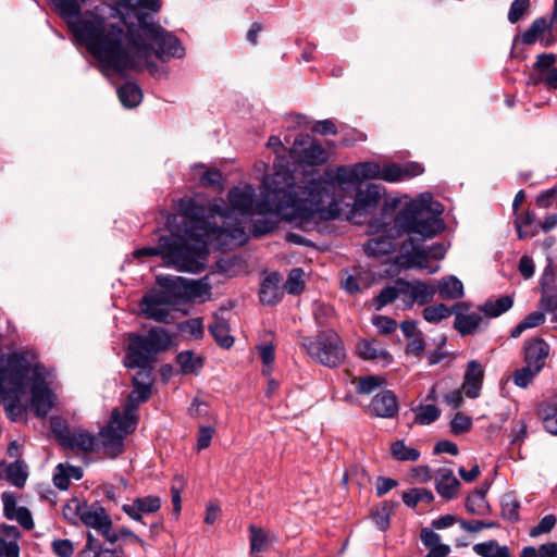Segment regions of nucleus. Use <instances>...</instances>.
<instances>
[{"mask_svg": "<svg viewBox=\"0 0 557 557\" xmlns=\"http://www.w3.org/2000/svg\"><path fill=\"white\" fill-rule=\"evenodd\" d=\"M5 478L16 487H23L27 480V467L24 461L16 460L4 469Z\"/></svg>", "mask_w": 557, "mask_h": 557, "instance_id": "e433bc0d", "label": "nucleus"}, {"mask_svg": "<svg viewBox=\"0 0 557 557\" xmlns=\"http://www.w3.org/2000/svg\"><path fill=\"white\" fill-rule=\"evenodd\" d=\"M530 0H513L508 12V21L511 24L517 23L529 10Z\"/></svg>", "mask_w": 557, "mask_h": 557, "instance_id": "bf43d9fd", "label": "nucleus"}, {"mask_svg": "<svg viewBox=\"0 0 557 557\" xmlns=\"http://www.w3.org/2000/svg\"><path fill=\"white\" fill-rule=\"evenodd\" d=\"M151 394L150 388L141 387V385L133 384V389L127 396L124 413L125 429H135L137 424L136 411L141 403H145Z\"/></svg>", "mask_w": 557, "mask_h": 557, "instance_id": "6ab92c4d", "label": "nucleus"}, {"mask_svg": "<svg viewBox=\"0 0 557 557\" xmlns=\"http://www.w3.org/2000/svg\"><path fill=\"white\" fill-rule=\"evenodd\" d=\"M304 271L299 268L293 269L284 284V289L292 295L299 294L305 286L302 281Z\"/></svg>", "mask_w": 557, "mask_h": 557, "instance_id": "49530a36", "label": "nucleus"}, {"mask_svg": "<svg viewBox=\"0 0 557 557\" xmlns=\"http://www.w3.org/2000/svg\"><path fill=\"white\" fill-rule=\"evenodd\" d=\"M161 508V499L159 496L149 495L145 497H137L129 504L122 506L123 512H125L132 520L144 522V516L157 512Z\"/></svg>", "mask_w": 557, "mask_h": 557, "instance_id": "dca6fc26", "label": "nucleus"}, {"mask_svg": "<svg viewBox=\"0 0 557 557\" xmlns=\"http://www.w3.org/2000/svg\"><path fill=\"white\" fill-rule=\"evenodd\" d=\"M140 311L147 318L157 322H168L170 317V300L165 293L151 290L140 301Z\"/></svg>", "mask_w": 557, "mask_h": 557, "instance_id": "4468645a", "label": "nucleus"}, {"mask_svg": "<svg viewBox=\"0 0 557 557\" xmlns=\"http://www.w3.org/2000/svg\"><path fill=\"white\" fill-rule=\"evenodd\" d=\"M111 5H96L107 25L119 30L115 42L102 54L86 49L100 63L121 73L125 70H141L146 65L150 74L157 75L158 66L150 62L154 54L160 61L181 59L185 49L177 37L165 30L153 20L162 7L160 0H110Z\"/></svg>", "mask_w": 557, "mask_h": 557, "instance_id": "f03ea898", "label": "nucleus"}, {"mask_svg": "<svg viewBox=\"0 0 557 557\" xmlns=\"http://www.w3.org/2000/svg\"><path fill=\"white\" fill-rule=\"evenodd\" d=\"M472 428V420L462 412H457L450 422V431L455 435L468 432Z\"/></svg>", "mask_w": 557, "mask_h": 557, "instance_id": "13d9d810", "label": "nucleus"}, {"mask_svg": "<svg viewBox=\"0 0 557 557\" xmlns=\"http://www.w3.org/2000/svg\"><path fill=\"white\" fill-rule=\"evenodd\" d=\"M51 547L58 557H71L74 553L73 543L66 539L54 540Z\"/></svg>", "mask_w": 557, "mask_h": 557, "instance_id": "69168bd1", "label": "nucleus"}, {"mask_svg": "<svg viewBox=\"0 0 557 557\" xmlns=\"http://www.w3.org/2000/svg\"><path fill=\"white\" fill-rule=\"evenodd\" d=\"M460 482L454 475L453 470L441 468L436 471L435 487L440 496L450 500L454 499L459 491Z\"/></svg>", "mask_w": 557, "mask_h": 557, "instance_id": "5701e85b", "label": "nucleus"}, {"mask_svg": "<svg viewBox=\"0 0 557 557\" xmlns=\"http://www.w3.org/2000/svg\"><path fill=\"white\" fill-rule=\"evenodd\" d=\"M57 437L64 448L85 454L91 453L98 441L95 435L85 430H70L67 428L60 430Z\"/></svg>", "mask_w": 557, "mask_h": 557, "instance_id": "2eb2a0df", "label": "nucleus"}, {"mask_svg": "<svg viewBox=\"0 0 557 557\" xmlns=\"http://www.w3.org/2000/svg\"><path fill=\"white\" fill-rule=\"evenodd\" d=\"M117 96L124 107L134 108L143 99L141 89L134 83H126L117 88Z\"/></svg>", "mask_w": 557, "mask_h": 557, "instance_id": "473e14b6", "label": "nucleus"}, {"mask_svg": "<svg viewBox=\"0 0 557 557\" xmlns=\"http://www.w3.org/2000/svg\"><path fill=\"white\" fill-rule=\"evenodd\" d=\"M282 276L273 272L264 277L261 283L259 298L263 305H275L283 296V292L280 288Z\"/></svg>", "mask_w": 557, "mask_h": 557, "instance_id": "bb28decb", "label": "nucleus"}, {"mask_svg": "<svg viewBox=\"0 0 557 557\" xmlns=\"http://www.w3.org/2000/svg\"><path fill=\"white\" fill-rule=\"evenodd\" d=\"M401 300L405 308H411L414 302L426 305L433 300L436 294V287L422 281H405L400 282Z\"/></svg>", "mask_w": 557, "mask_h": 557, "instance_id": "ddd939ff", "label": "nucleus"}, {"mask_svg": "<svg viewBox=\"0 0 557 557\" xmlns=\"http://www.w3.org/2000/svg\"><path fill=\"white\" fill-rule=\"evenodd\" d=\"M549 28L548 20L546 17H539L522 34L521 40L524 45H533Z\"/></svg>", "mask_w": 557, "mask_h": 557, "instance_id": "58836bf2", "label": "nucleus"}, {"mask_svg": "<svg viewBox=\"0 0 557 557\" xmlns=\"http://www.w3.org/2000/svg\"><path fill=\"white\" fill-rule=\"evenodd\" d=\"M187 278L182 276H158L157 282L162 288L160 293H165L170 305H175L178 300H185Z\"/></svg>", "mask_w": 557, "mask_h": 557, "instance_id": "393cba45", "label": "nucleus"}, {"mask_svg": "<svg viewBox=\"0 0 557 557\" xmlns=\"http://www.w3.org/2000/svg\"><path fill=\"white\" fill-rule=\"evenodd\" d=\"M431 197L421 195L409 202L395 216V231L397 235L407 234L399 249L398 262L407 268L426 270L435 273L438 265L430 267L429 259L441 260L445 257L446 248L443 244L423 246V242L437 235L444 227L431 207Z\"/></svg>", "mask_w": 557, "mask_h": 557, "instance_id": "39448f33", "label": "nucleus"}, {"mask_svg": "<svg viewBox=\"0 0 557 557\" xmlns=\"http://www.w3.org/2000/svg\"><path fill=\"white\" fill-rule=\"evenodd\" d=\"M298 191L295 189V176L287 166L274 164V172L263 180V190L255 201V189L250 185L234 187L228 191L231 209L213 205L209 213L203 210L206 224V248L209 244L219 250H227L244 245L248 240L246 218L250 214L272 213L305 231L313 228L319 219L336 216V207L321 209L322 197L332 191L333 185L318 173H308L301 180Z\"/></svg>", "mask_w": 557, "mask_h": 557, "instance_id": "f257e3e1", "label": "nucleus"}, {"mask_svg": "<svg viewBox=\"0 0 557 557\" xmlns=\"http://www.w3.org/2000/svg\"><path fill=\"white\" fill-rule=\"evenodd\" d=\"M313 315L317 324L320 327H324L333 315V308L324 304H318L314 307Z\"/></svg>", "mask_w": 557, "mask_h": 557, "instance_id": "0e129e2a", "label": "nucleus"}, {"mask_svg": "<svg viewBox=\"0 0 557 557\" xmlns=\"http://www.w3.org/2000/svg\"><path fill=\"white\" fill-rule=\"evenodd\" d=\"M128 339L124 364L128 369H138L132 384L151 389L152 363L156 362L159 352L170 348L172 336L165 329L153 326L146 335L129 334Z\"/></svg>", "mask_w": 557, "mask_h": 557, "instance_id": "0eeeda50", "label": "nucleus"}, {"mask_svg": "<svg viewBox=\"0 0 557 557\" xmlns=\"http://www.w3.org/2000/svg\"><path fill=\"white\" fill-rule=\"evenodd\" d=\"M81 523L91 528L104 542L115 544L119 534L112 529V520L106 509L99 503L86 504L83 506Z\"/></svg>", "mask_w": 557, "mask_h": 557, "instance_id": "9d476101", "label": "nucleus"}, {"mask_svg": "<svg viewBox=\"0 0 557 557\" xmlns=\"http://www.w3.org/2000/svg\"><path fill=\"white\" fill-rule=\"evenodd\" d=\"M180 329L194 338H200L203 335V324L200 318L187 320L181 324Z\"/></svg>", "mask_w": 557, "mask_h": 557, "instance_id": "052dcab7", "label": "nucleus"}, {"mask_svg": "<svg viewBox=\"0 0 557 557\" xmlns=\"http://www.w3.org/2000/svg\"><path fill=\"white\" fill-rule=\"evenodd\" d=\"M502 517L510 522H516L519 520V508L520 503L513 494H506L502 502Z\"/></svg>", "mask_w": 557, "mask_h": 557, "instance_id": "37998d69", "label": "nucleus"}, {"mask_svg": "<svg viewBox=\"0 0 557 557\" xmlns=\"http://www.w3.org/2000/svg\"><path fill=\"white\" fill-rule=\"evenodd\" d=\"M134 430L135 429H125V414L122 416L120 410L115 408L112 411L109 424L101 429L99 441L107 453L116 456L123 450L124 437Z\"/></svg>", "mask_w": 557, "mask_h": 557, "instance_id": "9b49d317", "label": "nucleus"}, {"mask_svg": "<svg viewBox=\"0 0 557 557\" xmlns=\"http://www.w3.org/2000/svg\"><path fill=\"white\" fill-rule=\"evenodd\" d=\"M372 414L381 418H392L398 412L396 396L391 391L376 394L369 406Z\"/></svg>", "mask_w": 557, "mask_h": 557, "instance_id": "4be33fe9", "label": "nucleus"}, {"mask_svg": "<svg viewBox=\"0 0 557 557\" xmlns=\"http://www.w3.org/2000/svg\"><path fill=\"white\" fill-rule=\"evenodd\" d=\"M250 550L252 554L265 550L268 536L261 528L249 527Z\"/></svg>", "mask_w": 557, "mask_h": 557, "instance_id": "5fc2aeb1", "label": "nucleus"}, {"mask_svg": "<svg viewBox=\"0 0 557 557\" xmlns=\"http://www.w3.org/2000/svg\"><path fill=\"white\" fill-rule=\"evenodd\" d=\"M392 235H379L364 244V251L371 257H381L395 250V237H399L395 231V224L391 228Z\"/></svg>", "mask_w": 557, "mask_h": 557, "instance_id": "a878e982", "label": "nucleus"}, {"mask_svg": "<svg viewBox=\"0 0 557 557\" xmlns=\"http://www.w3.org/2000/svg\"><path fill=\"white\" fill-rule=\"evenodd\" d=\"M403 500L408 507H416L419 503H432L434 495L430 490L416 487L404 492Z\"/></svg>", "mask_w": 557, "mask_h": 557, "instance_id": "ea45409f", "label": "nucleus"}, {"mask_svg": "<svg viewBox=\"0 0 557 557\" xmlns=\"http://www.w3.org/2000/svg\"><path fill=\"white\" fill-rule=\"evenodd\" d=\"M537 416L544 429L557 436V393L543 399L537 406Z\"/></svg>", "mask_w": 557, "mask_h": 557, "instance_id": "b1692460", "label": "nucleus"}, {"mask_svg": "<svg viewBox=\"0 0 557 557\" xmlns=\"http://www.w3.org/2000/svg\"><path fill=\"white\" fill-rule=\"evenodd\" d=\"M513 305V299L509 295L502 296L496 300H487L481 307V311L490 318H496L508 311Z\"/></svg>", "mask_w": 557, "mask_h": 557, "instance_id": "72a5a7b5", "label": "nucleus"}, {"mask_svg": "<svg viewBox=\"0 0 557 557\" xmlns=\"http://www.w3.org/2000/svg\"><path fill=\"white\" fill-rule=\"evenodd\" d=\"M357 176L359 183L362 180H379L381 165L375 162L356 163Z\"/></svg>", "mask_w": 557, "mask_h": 557, "instance_id": "09e8293b", "label": "nucleus"}, {"mask_svg": "<svg viewBox=\"0 0 557 557\" xmlns=\"http://www.w3.org/2000/svg\"><path fill=\"white\" fill-rule=\"evenodd\" d=\"M540 371L525 363V367L515 372L513 382L519 387H527Z\"/></svg>", "mask_w": 557, "mask_h": 557, "instance_id": "4d7b16f0", "label": "nucleus"}, {"mask_svg": "<svg viewBox=\"0 0 557 557\" xmlns=\"http://www.w3.org/2000/svg\"><path fill=\"white\" fill-rule=\"evenodd\" d=\"M176 362L183 374L197 373L203 366L200 357L195 356L190 350H185L176 356Z\"/></svg>", "mask_w": 557, "mask_h": 557, "instance_id": "c9c22d12", "label": "nucleus"}, {"mask_svg": "<svg viewBox=\"0 0 557 557\" xmlns=\"http://www.w3.org/2000/svg\"><path fill=\"white\" fill-rule=\"evenodd\" d=\"M557 519L554 515H546L541 519L539 524L530 531L531 537H536L541 534L550 532L556 525Z\"/></svg>", "mask_w": 557, "mask_h": 557, "instance_id": "e2e57ef3", "label": "nucleus"}, {"mask_svg": "<svg viewBox=\"0 0 557 557\" xmlns=\"http://www.w3.org/2000/svg\"><path fill=\"white\" fill-rule=\"evenodd\" d=\"M545 322V313L541 310L529 313L511 331L510 337L518 338L524 331L540 326Z\"/></svg>", "mask_w": 557, "mask_h": 557, "instance_id": "4c0bfd02", "label": "nucleus"}, {"mask_svg": "<svg viewBox=\"0 0 557 557\" xmlns=\"http://www.w3.org/2000/svg\"><path fill=\"white\" fill-rule=\"evenodd\" d=\"M176 209L183 218L184 235L172 233L160 236L158 247H143L133 255L137 259L161 256L166 264L178 271L198 273L203 269L208 256L203 210L191 198H181Z\"/></svg>", "mask_w": 557, "mask_h": 557, "instance_id": "20e7f679", "label": "nucleus"}, {"mask_svg": "<svg viewBox=\"0 0 557 557\" xmlns=\"http://www.w3.org/2000/svg\"><path fill=\"white\" fill-rule=\"evenodd\" d=\"M383 187L377 184H370L366 189L359 188L352 202L351 213L367 214L374 209L383 195Z\"/></svg>", "mask_w": 557, "mask_h": 557, "instance_id": "f3484780", "label": "nucleus"}, {"mask_svg": "<svg viewBox=\"0 0 557 557\" xmlns=\"http://www.w3.org/2000/svg\"><path fill=\"white\" fill-rule=\"evenodd\" d=\"M466 509L472 515L483 516L490 512L491 507L487 500L483 499L482 496H474L471 494L466 499Z\"/></svg>", "mask_w": 557, "mask_h": 557, "instance_id": "603ef678", "label": "nucleus"}, {"mask_svg": "<svg viewBox=\"0 0 557 557\" xmlns=\"http://www.w3.org/2000/svg\"><path fill=\"white\" fill-rule=\"evenodd\" d=\"M530 79L534 85L543 84L548 89H557V66H553L544 75L530 76Z\"/></svg>", "mask_w": 557, "mask_h": 557, "instance_id": "680f3d73", "label": "nucleus"}, {"mask_svg": "<svg viewBox=\"0 0 557 557\" xmlns=\"http://www.w3.org/2000/svg\"><path fill=\"white\" fill-rule=\"evenodd\" d=\"M436 292L443 299H458L463 295V285L456 276H446L438 282Z\"/></svg>", "mask_w": 557, "mask_h": 557, "instance_id": "2f4dec72", "label": "nucleus"}, {"mask_svg": "<svg viewBox=\"0 0 557 557\" xmlns=\"http://www.w3.org/2000/svg\"><path fill=\"white\" fill-rule=\"evenodd\" d=\"M75 39L92 52L102 54L115 42L119 30L106 24L99 9L82 11L81 3L88 0H51Z\"/></svg>", "mask_w": 557, "mask_h": 557, "instance_id": "423d86ee", "label": "nucleus"}, {"mask_svg": "<svg viewBox=\"0 0 557 557\" xmlns=\"http://www.w3.org/2000/svg\"><path fill=\"white\" fill-rule=\"evenodd\" d=\"M210 294V286L202 280H189L186 281L185 300L196 301L202 299L205 296Z\"/></svg>", "mask_w": 557, "mask_h": 557, "instance_id": "79ce46f5", "label": "nucleus"}, {"mask_svg": "<svg viewBox=\"0 0 557 557\" xmlns=\"http://www.w3.org/2000/svg\"><path fill=\"white\" fill-rule=\"evenodd\" d=\"M424 169L421 164L417 162H408L404 165H398L396 163L385 164L380 168V177L379 180L385 182H399L407 178H411L423 173Z\"/></svg>", "mask_w": 557, "mask_h": 557, "instance_id": "a211bd4d", "label": "nucleus"}, {"mask_svg": "<svg viewBox=\"0 0 557 557\" xmlns=\"http://www.w3.org/2000/svg\"><path fill=\"white\" fill-rule=\"evenodd\" d=\"M86 504L76 498L71 499L63 507L64 518L73 524L79 523L83 516V506H86Z\"/></svg>", "mask_w": 557, "mask_h": 557, "instance_id": "a18cd8bd", "label": "nucleus"}, {"mask_svg": "<svg viewBox=\"0 0 557 557\" xmlns=\"http://www.w3.org/2000/svg\"><path fill=\"white\" fill-rule=\"evenodd\" d=\"M0 557H20V547L17 542L7 540L0 534Z\"/></svg>", "mask_w": 557, "mask_h": 557, "instance_id": "774afa93", "label": "nucleus"}, {"mask_svg": "<svg viewBox=\"0 0 557 557\" xmlns=\"http://www.w3.org/2000/svg\"><path fill=\"white\" fill-rule=\"evenodd\" d=\"M308 173H318L319 175H321L325 180H329L332 183V185H333L332 191H330L327 195L322 197L321 201L319 202V206L321 207V209H327V208H331L333 205H335V207H336L335 209H336L337 213H336V216L331 218V220H335V219L339 218L342 209L339 207V201L334 197L335 191H336V183H338L339 185L359 184L356 165L355 164L352 166L341 165V166L336 168L335 176H333L331 172L326 171L324 173H321L320 171L313 170V169L308 170V171H302L300 174L293 173V175L295 176V189L297 191L299 190L298 186L301 185V183H300L301 180ZM319 221H322V220L319 219L317 221V223L313 225V227L319 223ZM326 221H330V219H327Z\"/></svg>", "mask_w": 557, "mask_h": 557, "instance_id": "1a4fd4ad", "label": "nucleus"}, {"mask_svg": "<svg viewBox=\"0 0 557 557\" xmlns=\"http://www.w3.org/2000/svg\"><path fill=\"white\" fill-rule=\"evenodd\" d=\"M556 275H557V268H555L552 263H548L540 278V286L541 292H554L557 289L556 285Z\"/></svg>", "mask_w": 557, "mask_h": 557, "instance_id": "6e6d98bb", "label": "nucleus"}, {"mask_svg": "<svg viewBox=\"0 0 557 557\" xmlns=\"http://www.w3.org/2000/svg\"><path fill=\"white\" fill-rule=\"evenodd\" d=\"M29 385L30 406L37 417L44 418L53 407L54 394L46 383L44 367L33 351H14L0 358V403L12 421L24 412L21 405Z\"/></svg>", "mask_w": 557, "mask_h": 557, "instance_id": "7ed1b4c3", "label": "nucleus"}, {"mask_svg": "<svg viewBox=\"0 0 557 557\" xmlns=\"http://www.w3.org/2000/svg\"><path fill=\"white\" fill-rule=\"evenodd\" d=\"M524 362L535 370H542L549 354L548 344L541 337L532 338L524 343Z\"/></svg>", "mask_w": 557, "mask_h": 557, "instance_id": "412c9836", "label": "nucleus"}, {"mask_svg": "<svg viewBox=\"0 0 557 557\" xmlns=\"http://www.w3.org/2000/svg\"><path fill=\"white\" fill-rule=\"evenodd\" d=\"M534 221H535L534 214L529 212V211L516 215L515 227H516V231L518 233V238L519 239H523V238H525L528 236H534L535 235V232L529 233V232L524 231V227L533 224Z\"/></svg>", "mask_w": 557, "mask_h": 557, "instance_id": "864d4df0", "label": "nucleus"}, {"mask_svg": "<svg viewBox=\"0 0 557 557\" xmlns=\"http://www.w3.org/2000/svg\"><path fill=\"white\" fill-rule=\"evenodd\" d=\"M209 331L221 347L230 348L233 345L234 338L230 334L228 323L218 313L214 314L213 322L209 325Z\"/></svg>", "mask_w": 557, "mask_h": 557, "instance_id": "c85d7f7f", "label": "nucleus"}, {"mask_svg": "<svg viewBox=\"0 0 557 557\" xmlns=\"http://www.w3.org/2000/svg\"><path fill=\"white\" fill-rule=\"evenodd\" d=\"M392 456L398 461H416L420 457L418 449L406 446L404 441H396L391 446Z\"/></svg>", "mask_w": 557, "mask_h": 557, "instance_id": "c03bdc74", "label": "nucleus"}, {"mask_svg": "<svg viewBox=\"0 0 557 557\" xmlns=\"http://www.w3.org/2000/svg\"><path fill=\"white\" fill-rule=\"evenodd\" d=\"M483 377L484 370L480 362L476 360L469 361L461 386L467 397L474 399L480 396Z\"/></svg>", "mask_w": 557, "mask_h": 557, "instance_id": "aec40b11", "label": "nucleus"}, {"mask_svg": "<svg viewBox=\"0 0 557 557\" xmlns=\"http://www.w3.org/2000/svg\"><path fill=\"white\" fill-rule=\"evenodd\" d=\"M290 152L309 165H318L327 161L325 149L308 135L298 136L294 140Z\"/></svg>", "mask_w": 557, "mask_h": 557, "instance_id": "f8f14e48", "label": "nucleus"}, {"mask_svg": "<svg viewBox=\"0 0 557 557\" xmlns=\"http://www.w3.org/2000/svg\"><path fill=\"white\" fill-rule=\"evenodd\" d=\"M441 416V410L435 405L420 406L416 414V422L421 425H428L436 421Z\"/></svg>", "mask_w": 557, "mask_h": 557, "instance_id": "8fccbe9b", "label": "nucleus"}, {"mask_svg": "<svg viewBox=\"0 0 557 557\" xmlns=\"http://www.w3.org/2000/svg\"><path fill=\"white\" fill-rule=\"evenodd\" d=\"M482 321L483 318L479 312L459 313L458 317L455 318L454 327L461 335H470L478 331Z\"/></svg>", "mask_w": 557, "mask_h": 557, "instance_id": "7c9ffc66", "label": "nucleus"}, {"mask_svg": "<svg viewBox=\"0 0 557 557\" xmlns=\"http://www.w3.org/2000/svg\"><path fill=\"white\" fill-rule=\"evenodd\" d=\"M275 226V221L265 218L258 219L252 223L251 232L256 237H259L273 232Z\"/></svg>", "mask_w": 557, "mask_h": 557, "instance_id": "338daca9", "label": "nucleus"}, {"mask_svg": "<svg viewBox=\"0 0 557 557\" xmlns=\"http://www.w3.org/2000/svg\"><path fill=\"white\" fill-rule=\"evenodd\" d=\"M300 344L314 362L324 367L336 368L346 358L344 343L334 331H319L315 336H304Z\"/></svg>", "mask_w": 557, "mask_h": 557, "instance_id": "6e6552de", "label": "nucleus"}, {"mask_svg": "<svg viewBox=\"0 0 557 557\" xmlns=\"http://www.w3.org/2000/svg\"><path fill=\"white\" fill-rule=\"evenodd\" d=\"M87 550L94 552V557H120V553L116 549L103 547L91 532H87L86 546L82 553L85 554Z\"/></svg>", "mask_w": 557, "mask_h": 557, "instance_id": "a19ab883", "label": "nucleus"}, {"mask_svg": "<svg viewBox=\"0 0 557 557\" xmlns=\"http://www.w3.org/2000/svg\"><path fill=\"white\" fill-rule=\"evenodd\" d=\"M472 549L480 557H511L509 547L500 545L496 540L476 543Z\"/></svg>", "mask_w": 557, "mask_h": 557, "instance_id": "c756f323", "label": "nucleus"}, {"mask_svg": "<svg viewBox=\"0 0 557 557\" xmlns=\"http://www.w3.org/2000/svg\"><path fill=\"white\" fill-rule=\"evenodd\" d=\"M400 282L403 280H397L394 285H387L381 289L379 295L374 299V307L376 310H382L385 306L392 304L396 300V298H401V288Z\"/></svg>", "mask_w": 557, "mask_h": 557, "instance_id": "f704fd0d", "label": "nucleus"}, {"mask_svg": "<svg viewBox=\"0 0 557 557\" xmlns=\"http://www.w3.org/2000/svg\"><path fill=\"white\" fill-rule=\"evenodd\" d=\"M357 354L364 360H375L384 366L393 360L391 354L385 350L376 341L361 339L357 344Z\"/></svg>", "mask_w": 557, "mask_h": 557, "instance_id": "cd10ccee", "label": "nucleus"}, {"mask_svg": "<svg viewBox=\"0 0 557 557\" xmlns=\"http://www.w3.org/2000/svg\"><path fill=\"white\" fill-rule=\"evenodd\" d=\"M451 314V310L444 305L437 304L429 306L423 310V318L431 323L440 322L441 320L448 318Z\"/></svg>", "mask_w": 557, "mask_h": 557, "instance_id": "de8ad7c7", "label": "nucleus"}, {"mask_svg": "<svg viewBox=\"0 0 557 557\" xmlns=\"http://www.w3.org/2000/svg\"><path fill=\"white\" fill-rule=\"evenodd\" d=\"M556 62V55L554 53H541L536 57V61L533 64V72L530 76H540L548 72Z\"/></svg>", "mask_w": 557, "mask_h": 557, "instance_id": "3c124183", "label": "nucleus"}]
</instances>
